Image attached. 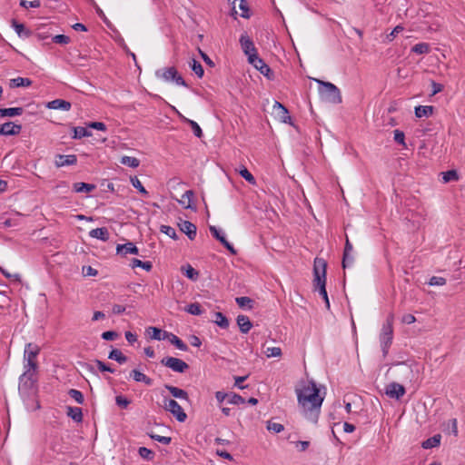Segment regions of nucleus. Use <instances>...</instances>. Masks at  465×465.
Wrapping results in <instances>:
<instances>
[{"label": "nucleus", "mask_w": 465, "mask_h": 465, "mask_svg": "<svg viewBox=\"0 0 465 465\" xmlns=\"http://www.w3.org/2000/svg\"><path fill=\"white\" fill-rule=\"evenodd\" d=\"M298 404L302 408L304 417L316 423L324 400V395L320 394V390L314 381H301L296 388Z\"/></svg>", "instance_id": "obj_1"}, {"label": "nucleus", "mask_w": 465, "mask_h": 465, "mask_svg": "<svg viewBox=\"0 0 465 465\" xmlns=\"http://www.w3.org/2000/svg\"><path fill=\"white\" fill-rule=\"evenodd\" d=\"M326 261L322 258H315L313 264V285L315 289L319 290V293L324 300L326 307L330 308V302L326 291Z\"/></svg>", "instance_id": "obj_2"}, {"label": "nucleus", "mask_w": 465, "mask_h": 465, "mask_svg": "<svg viewBox=\"0 0 465 465\" xmlns=\"http://www.w3.org/2000/svg\"><path fill=\"white\" fill-rule=\"evenodd\" d=\"M314 80L319 84V95L322 101L333 104L341 103L340 89L335 84L319 79Z\"/></svg>", "instance_id": "obj_3"}, {"label": "nucleus", "mask_w": 465, "mask_h": 465, "mask_svg": "<svg viewBox=\"0 0 465 465\" xmlns=\"http://www.w3.org/2000/svg\"><path fill=\"white\" fill-rule=\"evenodd\" d=\"M155 76L161 78L165 82H174L177 85L187 87V84L182 75L178 73L174 66L165 67L159 69L155 72Z\"/></svg>", "instance_id": "obj_4"}, {"label": "nucleus", "mask_w": 465, "mask_h": 465, "mask_svg": "<svg viewBox=\"0 0 465 465\" xmlns=\"http://www.w3.org/2000/svg\"><path fill=\"white\" fill-rule=\"evenodd\" d=\"M164 409L171 412L178 421L183 422L187 419L186 413L183 411L181 405L173 399H164Z\"/></svg>", "instance_id": "obj_5"}, {"label": "nucleus", "mask_w": 465, "mask_h": 465, "mask_svg": "<svg viewBox=\"0 0 465 465\" xmlns=\"http://www.w3.org/2000/svg\"><path fill=\"white\" fill-rule=\"evenodd\" d=\"M161 364L179 373H183L189 369L184 361L175 357H164L161 360Z\"/></svg>", "instance_id": "obj_6"}, {"label": "nucleus", "mask_w": 465, "mask_h": 465, "mask_svg": "<svg viewBox=\"0 0 465 465\" xmlns=\"http://www.w3.org/2000/svg\"><path fill=\"white\" fill-rule=\"evenodd\" d=\"M249 63L252 65H253L267 79L272 80L274 78V74L270 68V66L267 64H265V62L258 55L254 56L253 58L250 57Z\"/></svg>", "instance_id": "obj_7"}, {"label": "nucleus", "mask_w": 465, "mask_h": 465, "mask_svg": "<svg viewBox=\"0 0 465 465\" xmlns=\"http://www.w3.org/2000/svg\"><path fill=\"white\" fill-rule=\"evenodd\" d=\"M240 44L243 53L248 56V62L250 61V57L253 58L257 56V49L254 46L252 40L248 36L247 34H242L240 37Z\"/></svg>", "instance_id": "obj_8"}, {"label": "nucleus", "mask_w": 465, "mask_h": 465, "mask_svg": "<svg viewBox=\"0 0 465 465\" xmlns=\"http://www.w3.org/2000/svg\"><path fill=\"white\" fill-rule=\"evenodd\" d=\"M405 392L404 386L395 381L389 383L385 387V394L391 399L400 400Z\"/></svg>", "instance_id": "obj_9"}, {"label": "nucleus", "mask_w": 465, "mask_h": 465, "mask_svg": "<svg viewBox=\"0 0 465 465\" xmlns=\"http://www.w3.org/2000/svg\"><path fill=\"white\" fill-rule=\"evenodd\" d=\"M273 112H274L276 117L282 123L293 125L292 117L289 114V111L283 104L275 101L274 105H273Z\"/></svg>", "instance_id": "obj_10"}, {"label": "nucleus", "mask_w": 465, "mask_h": 465, "mask_svg": "<svg viewBox=\"0 0 465 465\" xmlns=\"http://www.w3.org/2000/svg\"><path fill=\"white\" fill-rule=\"evenodd\" d=\"M22 131V125L14 122H6L0 124V135L14 136L18 135Z\"/></svg>", "instance_id": "obj_11"}, {"label": "nucleus", "mask_w": 465, "mask_h": 465, "mask_svg": "<svg viewBox=\"0 0 465 465\" xmlns=\"http://www.w3.org/2000/svg\"><path fill=\"white\" fill-rule=\"evenodd\" d=\"M35 383V381L33 374L23 373L19 377V391L27 393L34 388Z\"/></svg>", "instance_id": "obj_12"}, {"label": "nucleus", "mask_w": 465, "mask_h": 465, "mask_svg": "<svg viewBox=\"0 0 465 465\" xmlns=\"http://www.w3.org/2000/svg\"><path fill=\"white\" fill-rule=\"evenodd\" d=\"M179 228L182 232L186 234L190 240H194L197 234L196 226L189 221H181Z\"/></svg>", "instance_id": "obj_13"}, {"label": "nucleus", "mask_w": 465, "mask_h": 465, "mask_svg": "<svg viewBox=\"0 0 465 465\" xmlns=\"http://www.w3.org/2000/svg\"><path fill=\"white\" fill-rule=\"evenodd\" d=\"M77 163V157L74 154H57L55 156L54 164L56 167L74 165Z\"/></svg>", "instance_id": "obj_14"}, {"label": "nucleus", "mask_w": 465, "mask_h": 465, "mask_svg": "<svg viewBox=\"0 0 465 465\" xmlns=\"http://www.w3.org/2000/svg\"><path fill=\"white\" fill-rule=\"evenodd\" d=\"M194 197V192L193 190L186 191L181 200H178V203L184 208L190 209L193 211L196 210V207L193 205V201Z\"/></svg>", "instance_id": "obj_15"}, {"label": "nucleus", "mask_w": 465, "mask_h": 465, "mask_svg": "<svg viewBox=\"0 0 465 465\" xmlns=\"http://www.w3.org/2000/svg\"><path fill=\"white\" fill-rule=\"evenodd\" d=\"M48 109L69 111L72 107L70 102L64 99H54L46 104Z\"/></svg>", "instance_id": "obj_16"}, {"label": "nucleus", "mask_w": 465, "mask_h": 465, "mask_svg": "<svg viewBox=\"0 0 465 465\" xmlns=\"http://www.w3.org/2000/svg\"><path fill=\"white\" fill-rule=\"evenodd\" d=\"M40 352L38 345L34 343H27L25 348L24 360L25 361H36V357Z\"/></svg>", "instance_id": "obj_17"}, {"label": "nucleus", "mask_w": 465, "mask_h": 465, "mask_svg": "<svg viewBox=\"0 0 465 465\" xmlns=\"http://www.w3.org/2000/svg\"><path fill=\"white\" fill-rule=\"evenodd\" d=\"M163 338L169 340L172 344L181 351H186L188 350V346L178 336L172 332L163 331Z\"/></svg>", "instance_id": "obj_18"}, {"label": "nucleus", "mask_w": 465, "mask_h": 465, "mask_svg": "<svg viewBox=\"0 0 465 465\" xmlns=\"http://www.w3.org/2000/svg\"><path fill=\"white\" fill-rule=\"evenodd\" d=\"M164 388L172 394L173 398L190 401L189 395L186 391L169 384H165Z\"/></svg>", "instance_id": "obj_19"}, {"label": "nucleus", "mask_w": 465, "mask_h": 465, "mask_svg": "<svg viewBox=\"0 0 465 465\" xmlns=\"http://www.w3.org/2000/svg\"><path fill=\"white\" fill-rule=\"evenodd\" d=\"M130 378L136 382H143L147 386L153 385V380L139 370L134 369L130 372Z\"/></svg>", "instance_id": "obj_20"}, {"label": "nucleus", "mask_w": 465, "mask_h": 465, "mask_svg": "<svg viewBox=\"0 0 465 465\" xmlns=\"http://www.w3.org/2000/svg\"><path fill=\"white\" fill-rule=\"evenodd\" d=\"M116 252L123 255H126L128 253L138 254V248L133 242H129L124 244H118L116 247Z\"/></svg>", "instance_id": "obj_21"}, {"label": "nucleus", "mask_w": 465, "mask_h": 465, "mask_svg": "<svg viewBox=\"0 0 465 465\" xmlns=\"http://www.w3.org/2000/svg\"><path fill=\"white\" fill-rule=\"evenodd\" d=\"M236 322L241 332L242 333H247L252 327V322L246 315H238Z\"/></svg>", "instance_id": "obj_22"}, {"label": "nucleus", "mask_w": 465, "mask_h": 465, "mask_svg": "<svg viewBox=\"0 0 465 465\" xmlns=\"http://www.w3.org/2000/svg\"><path fill=\"white\" fill-rule=\"evenodd\" d=\"M173 109L177 112V114H178L179 117L181 118V120L183 123H186V124H188L191 126V128H192V130L193 132V134L196 137L201 138L203 136V131H202L200 125L196 122H194V121H193L191 119H188L185 116H183L175 108H173Z\"/></svg>", "instance_id": "obj_23"}, {"label": "nucleus", "mask_w": 465, "mask_h": 465, "mask_svg": "<svg viewBox=\"0 0 465 465\" xmlns=\"http://www.w3.org/2000/svg\"><path fill=\"white\" fill-rule=\"evenodd\" d=\"M392 339L393 335H387L381 332L380 334L381 348L384 358L388 355L389 349L392 343Z\"/></svg>", "instance_id": "obj_24"}, {"label": "nucleus", "mask_w": 465, "mask_h": 465, "mask_svg": "<svg viewBox=\"0 0 465 465\" xmlns=\"http://www.w3.org/2000/svg\"><path fill=\"white\" fill-rule=\"evenodd\" d=\"M434 112V107L431 105H418L415 107L414 113L417 118L430 117Z\"/></svg>", "instance_id": "obj_25"}, {"label": "nucleus", "mask_w": 465, "mask_h": 465, "mask_svg": "<svg viewBox=\"0 0 465 465\" xmlns=\"http://www.w3.org/2000/svg\"><path fill=\"white\" fill-rule=\"evenodd\" d=\"M89 236L106 242L109 239V232L105 227L96 228L89 232Z\"/></svg>", "instance_id": "obj_26"}, {"label": "nucleus", "mask_w": 465, "mask_h": 465, "mask_svg": "<svg viewBox=\"0 0 465 465\" xmlns=\"http://www.w3.org/2000/svg\"><path fill=\"white\" fill-rule=\"evenodd\" d=\"M32 84L33 82L31 79L18 76L10 80L9 86L11 88L29 87Z\"/></svg>", "instance_id": "obj_27"}, {"label": "nucleus", "mask_w": 465, "mask_h": 465, "mask_svg": "<svg viewBox=\"0 0 465 465\" xmlns=\"http://www.w3.org/2000/svg\"><path fill=\"white\" fill-rule=\"evenodd\" d=\"M24 113L23 107L0 108V117H14Z\"/></svg>", "instance_id": "obj_28"}, {"label": "nucleus", "mask_w": 465, "mask_h": 465, "mask_svg": "<svg viewBox=\"0 0 465 465\" xmlns=\"http://www.w3.org/2000/svg\"><path fill=\"white\" fill-rule=\"evenodd\" d=\"M67 415L75 422H81L83 420L82 409L79 407H67Z\"/></svg>", "instance_id": "obj_29"}, {"label": "nucleus", "mask_w": 465, "mask_h": 465, "mask_svg": "<svg viewBox=\"0 0 465 465\" xmlns=\"http://www.w3.org/2000/svg\"><path fill=\"white\" fill-rule=\"evenodd\" d=\"M181 271L190 280L196 281L199 278V272L196 271L192 265L186 264L182 266Z\"/></svg>", "instance_id": "obj_30"}, {"label": "nucleus", "mask_w": 465, "mask_h": 465, "mask_svg": "<svg viewBox=\"0 0 465 465\" xmlns=\"http://www.w3.org/2000/svg\"><path fill=\"white\" fill-rule=\"evenodd\" d=\"M440 439L441 436L440 434H436L427 439L426 440L422 441L421 447L426 450L437 447L440 443Z\"/></svg>", "instance_id": "obj_31"}, {"label": "nucleus", "mask_w": 465, "mask_h": 465, "mask_svg": "<svg viewBox=\"0 0 465 465\" xmlns=\"http://www.w3.org/2000/svg\"><path fill=\"white\" fill-rule=\"evenodd\" d=\"M13 27L15 28L16 34L20 37L27 38L31 35L30 30H28L25 25L13 20Z\"/></svg>", "instance_id": "obj_32"}, {"label": "nucleus", "mask_w": 465, "mask_h": 465, "mask_svg": "<svg viewBox=\"0 0 465 465\" xmlns=\"http://www.w3.org/2000/svg\"><path fill=\"white\" fill-rule=\"evenodd\" d=\"M73 188L75 193H90L95 189V185L86 183H75Z\"/></svg>", "instance_id": "obj_33"}, {"label": "nucleus", "mask_w": 465, "mask_h": 465, "mask_svg": "<svg viewBox=\"0 0 465 465\" xmlns=\"http://www.w3.org/2000/svg\"><path fill=\"white\" fill-rule=\"evenodd\" d=\"M108 359L114 360L118 363L123 364L127 361V357L118 349H113L108 355Z\"/></svg>", "instance_id": "obj_34"}, {"label": "nucleus", "mask_w": 465, "mask_h": 465, "mask_svg": "<svg viewBox=\"0 0 465 465\" xmlns=\"http://www.w3.org/2000/svg\"><path fill=\"white\" fill-rule=\"evenodd\" d=\"M353 251V246L351 243L348 236H346L344 250H343V256H342V268L345 269L348 266V256L350 253H351Z\"/></svg>", "instance_id": "obj_35"}, {"label": "nucleus", "mask_w": 465, "mask_h": 465, "mask_svg": "<svg viewBox=\"0 0 465 465\" xmlns=\"http://www.w3.org/2000/svg\"><path fill=\"white\" fill-rule=\"evenodd\" d=\"M72 130L74 133L72 137L74 139H81V138L89 137L92 135V133L90 131H88L87 128H85V127L76 126V127H73Z\"/></svg>", "instance_id": "obj_36"}, {"label": "nucleus", "mask_w": 465, "mask_h": 465, "mask_svg": "<svg viewBox=\"0 0 465 465\" xmlns=\"http://www.w3.org/2000/svg\"><path fill=\"white\" fill-rule=\"evenodd\" d=\"M381 333L387 334V335H393V315L390 314L386 322L383 323L381 328Z\"/></svg>", "instance_id": "obj_37"}, {"label": "nucleus", "mask_w": 465, "mask_h": 465, "mask_svg": "<svg viewBox=\"0 0 465 465\" xmlns=\"http://www.w3.org/2000/svg\"><path fill=\"white\" fill-rule=\"evenodd\" d=\"M430 51V46L428 43H419L411 47V52L418 54H429Z\"/></svg>", "instance_id": "obj_38"}, {"label": "nucleus", "mask_w": 465, "mask_h": 465, "mask_svg": "<svg viewBox=\"0 0 465 465\" xmlns=\"http://www.w3.org/2000/svg\"><path fill=\"white\" fill-rule=\"evenodd\" d=\"M120 163L124 165H126V166H129L132 168H137L140 164V160L136 157L124 155L121 158Z\"/></svg>", "instance_id": "obj_39"}, {"label": "nucleus", "mask_w": 465, "mask_h": 465, "mask_svg": "<svg viewBox=\"0 0 465 465\" xmlns=\"http://www.w3.org/2000/svg\"><path fill=\"white\" fill-rule=\"evenodd\" d=\"M146 332L150 335V338L156 341L165 340L163 338V331L157 327H148Z\"/></svg>", "instance_id": "obj_40"}, {"label": "nucleus", "mask_w": 465, "mask_h": 465, "mask_svg": "<svg viewBox=\"0 0 465 465\" xmlns=\"http://www.w3.org/2000/svg\"><path fill=\"white\" fill-rule=\"evenodd\" d=\"M130 265L132 268H136V267L143 268L146 272H150L153 268V264L151 262H143L136 258L132 259Z\"/></svg>", "instance_id": "obj_41"}, {"label": "nucleus", "mask_w": 465, "mask_h": 465, "mask_svg": "<svg viewBox=\"0 0 465 465\" xmlns=\"http://www.w3.org/2000/svg\"><path fill=\"white\" fill-rule=\"evenodd\" d=\"M214 322L219 327H221L223 329H227L230 324L227 317L225 315H223L222 312L215 313V321Z\"/></svg>", "instance_id": "obj_42"}, {"label": "nucleus", "mask_w": 465, "mask_h": 465, "mask_svg": "<svg viewBox=\"0 0 465 465\" xmlns=\"http://www.w3.org/2000/svg\"><path fill=\"white\" fill-rule=\"evenodd\" d=\"M190 67L199 78H202L203 76L204 71L200 62H198L195 59H193L192 62L190 63Z\"/></svg>", "instance_id": "obj_43"}, {"label": "nucleus", "mask_w": 465, "mask_h": 465, "mask_svg": "<svg viewBox=\"0 0 465 465\" xmlns=\"http://www.w3.org/2000/svg\"><path fill=\"white\" fill-rule=\"evenodd\" d=\"M442 179L444 183H450L459 180V174L456 170H449L442 173Z\"/></svg>", "instance_id": "obj_44"}, {"label": "nucleus", "mask_w": 465, "mask_h": 465, "mask_svg": "<svg viewBox=\"0 0 465 465\" xmlns=\"http://www.w3.org/2000/svg\"><path fill=\"white\" fill-rule=\"evenodd\" d=\"M185 311L192 315H201L203 313L202 307L198 302L190 303Z\"/></svg>", "instance_id": "obj_45"}, {"label": "nucleus", "mask_w": 465, "mask_h": 465, "mask_svg": "<svg viewBox=\"0 0 465 465\" xmlns=\"http://www.w3.org/2000/svg\"><path fill=\"white\" fill-rule=\"evenodd\" d=\"M25 361V362L24 364V369H25L24 373H28V374L34 375L37 370L36 361Z\"/></svg>", "instance_id": "obj_46"}, {"label": "nucleus", "mask_w": 465, "mask_h": 465, "mask_svg": "<svg viewBox=\"0 0 465 465\" xmlns=\"http://www.w3.org/2000/svg\"><path fill=\"white\" fill-rule=\"evenodd\" d=\"M446 432L449 434L457 435L458 434V426H457V420L456 419H450L448 423L447 427L444 429Z\"/></svg>", "instance_id": "obj_47"}, {"label": "nucleus", "mask_w": 465, "mask_h": 465, "mask_svg": "<svg viewBox=\"0 0 465 465\" xmlns=\"http://www.w3.org/2000/svg\"><path fill=\"white\" fill-rule=\"evenodd\" d=\"M245 402V400L237 393H231L228 396V403L233 405H241Z\"/></svg>", "instance_id": "obj_48"}, {"label": "nucleus", "mask_w": 465, "mask_h": 465, "mask_svg": "<svg viewBox=\"0 0 465 465\" xmlns=\"http://www.w3.org/2000/svg\"><path fill=\"white\" fill-rule=\"evenodd\" d=\"M160 231H161V232L165 233L166 235L171 237L172 239H174V240L178 239V235L176 233L175 229L169 225H162L160 228Z\"/></svg>", "instance_id": "obj_49"}, {"label": "nucleus", "mask_w": 465, "mask_h": 465, "mask_svg": "<svg viewBox=\"0 0 465 465\" xmlns=\"http://www.w3.org/2000/svg\"><path fill=\"white\" fill-rule=\"evenodd\" d=\"M138 453L143 459L146 460H152L154 457V453L145 447H140L138 450Z\"/></svg>", "instance_id": "obj_50"}, {"label": "nucleus", "mask_w": 465, "mask_h": 465, "mask_svg": "<svg viewBox=\"0 0 465 465\" xmlns=\"http://www.w3.org/2000/svg\"><path fill=\"white\" fill-rule=\"evenodd\" d=\"M131 183L132 185L136 188L141 193L147 195L148 192L145 190V188L143 186L141 181L137 178V176L131 177Z\"/></svg>", "instance_id": "obj_51"}, {"label": "nucleus", "mask_w": 465, "mask_h": 465, "mask_svg": "<svg viewBox=\"0 0 465 465\" xmlns=\"http://www.w3.org/2000/svg\"><path fill=\"white\" fill-rule=\"evenodd\" d=\"M69 396L74 399L77 403L82 404L84 402V395L83 393L75 389H71L68 391Z\"/></svg>", "instance_id": "obj_52"}, {"label": "nucleus", "mask_w": 465, "mask_h": 465, "mask_svg": "<svg viewBox=\"0 0 465 465\" xmlns=\"http://www.w3.org/2000/svg\"><path fill=\"white\" fill-rule=\"evenodd\" d=\"M210 232L212 235L218 240L222 244H223L227 240L223 234L213 225L210 226Z\"/></svg>", "instance_id": "obj_53"}, {"label": "nucleus", "mask_w": 465, "mask_h": 465, "mask_svg": "<svg viewBox=\"0 0 465 465\" xmlns=\"http://www.w3.org/2000/svg\"><path fill=\"white\" fill-rule=\"evenodd\" d=\"M239 173H240V175L242 178H244L251 184H254L256 183L255 178L253 177V175L245 167H242L239 171Z\"/></svg>", "instance_id": "obj_54"}, {"label": "nucleus", "mask_w": 465, "mask_h": 465, "mask_svg": "<svg viewBox=\"0 0 465 465\" xmlns=\"http://www.w3.org/2000/svg\"><path fill=\"white\" fill-rule=\"evenodd\" d=\"M264 352L268 358L282 356V349L280 347H268Z\"/></svg>", "instance_id": "obj_55"}, {"label": "nucleus", "mask_w": 465, "mask_h": 465, "mask_svg": "<svg viewBox=\"0 0 465 465\" xmlns=\"http://www.w3.org/2000/svg\"><path fill=\"white\" fill-rule=\"evenodd\" d=\"M239 8L242 10L241 16L243 18H249L251 16L250 9L248 7L246 0H238Z\"/></svg>", "instance_id": "obj_56"}, {"label": "nucleus", "mask_w": 465, "mask_h": 465, "mask_svg": "<svg viewBox=\"0 0 465 465\" xmlns=\"http://www.w3.org/2000/svg\"><path fill=\"white\" fill-rule=\"evenodd\" d=\"M20 5L26 9L38 8L41 6V2H40V0H34V1L20 0Z\"/></svg>", "instance_id": "obj_57"}, {"label": "nucleus", "mask_w": 465, "mask_h": 465, "mask_svg": "<svg viewBox=\"0 0 465 465\" xmlns=\"http://www.w3.org/2000/svg\"><path fill=\"white\" fill-rule=\"evenodd\" d=\"M94 363L96 364L99 371L102 372L114 373L115 371L114 369L111 368L110 366H108L107 364H105L104 361H102L100 360H95Z\"/></svg>", "instance_id": "obj_58"}, {"label": "nucleus", "mask_w": 465, "mask_h": 465, "mask_svg": "<svg viewBox=\"0 0 465 465\" xmlns=\"http://www.w3.org/2000/svg\"><path fill=\"white\" fill-rule=\"evenodd\" d=\"M115 402L122 409H126L130 405L131 401L123 395H118L115 397Z\"/></svg>", "instance_id": "obj_59"}, {"label": "nucleus", "mask_w": 465, "mask_h": 465, "mask_svg": "<svg viewBox=\"0 0 465 465\" xmlns=\"http://www.w3.org/2000/svg\"><path fill=\"white\" fill-rule=\"evenodd\" d=\"M149 436L152 440H156L160 443L165 444V445L170 444V442L172 440L171 437L160 436V435L153 434V433H149Z\"/></svg>", "instance_id": "obj_60"}, {"label": "nucleus", "mask_w": 465, "mask_h": 465, "mask_svg": "<svg viewBox=\"0 0 465 465\" xmlns=\"http://www.w3.org/2000/svg\"><path fill=\"white\" fill-rule=\"evenodd\" d=\"M393 133H394V141L400 144H402L404 147H406L404 133L399 129L394 130Z\"/></svg>", "instance_id": "obj_61"}, {"label": "nucleus", "mask_w": 465, "mask_h": 465, "mask_svg": "<svg viewBox=\"0 0 465 465\" xmlns=\"http://www.w3.org/2000/svg\"><path fill=\"white\" fill-rule=\"evenodd\" d=\"M52 40L54 43L60 45H67L70 43V37L64 35H56Z\"/></svg>", "instance_id": "obj_62"}, {"label": "nucleus", "mask_w": 465, "mask_h": 465, "mask_svg": "<svg viewBox=\"0 0 465 465\" xmlns=\"http://www.w3.org/2000/svg\"><path fill=\"white\" fill-rule=\"evenodd\" d=\"M444 284H446V279L439 276H432L429 282L430 286H442Z\"/></svg>", "instance_id": "obj_63"}, {"label": "nucleus", "mask_w": 465, "mask_h": 465, "mask_svg": "<svg viewBox=\"0 0 465 465\" xmlns=\"http://www.w3.org/2000/svg\"><path fill=\"white\" fill-rule=\"evenodd\" d=\"M267 430L279 433L284 430V427L281 423L269 421L267 424Z\"/></svg>", "instance_id": "obj_64"}]
</instances>
